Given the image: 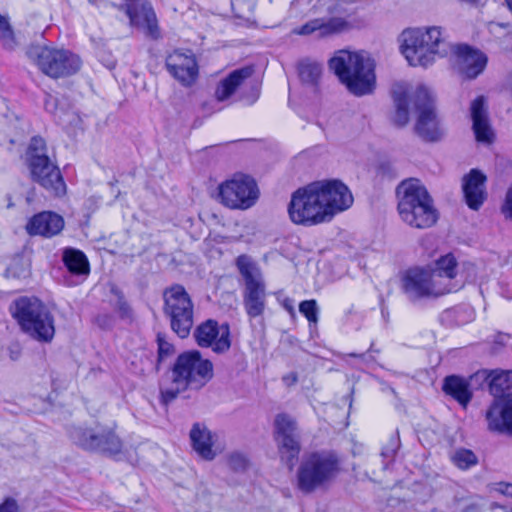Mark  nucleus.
I'll return each mask as SVG.
<instances>
[{"label": "nucleus", "instance_id": "5", "mask_svg": "<svg viewBox=\"0 0 512 512\" xmlns=\"http://www.w3.org/2000/svg\"><path fill=\"white\" fill-rule=\"evenodd\" d=\"M340 455L329 449L305 453L296 472L297 488L309 494L329 485L341 472Z\"/></svg>", "mask_w": 512, "mask_h": 512}, {"label": "nucleus", "instance_id": "29", "mask_svg": "<svg viewBox=\"0 0 512 512\" xmlns=\"http://www.w3.org/2000/svg\"><path fill=\"white\" fill-rule=\"evenodd\" d=\"M275 441L282 461L292 468L301 450L299 434L278 438Z\"/></svg>", "mask_w": 512, "mask_h": 512}, {"label": "nucleus", "instance_id": "32", "mask_svg": "<svg viewBox=\"0 0 512 512\" xmlns=\"http://www.w3.org/2000/svg\"><path fill=\"white\" fill-rule=\"evenodd\" d=\"M275 439L298 434L297 423L285 413L278 414L274 420Z\"/></svg>", "mask_w": 512, "mask_h": 512}, {"label": "nucleus", "instance_id": "41", "mask_svg": "<svg viewBox=\"0 0 512 512\" xmlns=\"http://www.w3.org/2000/svg\"><path fill=\"white\" fill-rule=\"evenodd\" d=\"M0 512H18V504L13 498H6L5 501L0 504Z\"/></svg>", "mask_w": 512, "mask_h": 512}, {"label": "nucleus", "instance_id": "33", "mask_svg": "<svg viewBox=\"0 0 512 512\" xmlns=\"http://www.w3.org/2000/svg\"><path fill=\"white\" fill-rule=\"evenodd\" d=\"M450 460L457 468L461 470H468L477 465L478 457L475 453L466 448H458L450 454Z\"/></svg>", "mask_w": 512, "mask_h": 512}, {"label": "nucleus", "instance_id": "10", "mask_svg": "<svg viewBox=\"0 0 512 512\" xmlns=\"http://www.w3.org/2000/svg\"><path fill=\"white\" fill-rule=\"evenodd\" d=\"M70 437L85 450L110 456L121 453L123 448V443L115 430L100 423H95L90 427H74L70 431Z\"/></svg>", "mask_w": 512, "mask_h": 512}, {"label": "nucleus", "instance_id": "18", "mask_svg": "<svg viewBox=\"0 0 512 512\" xmlns=\"http://www.w3.org/2000/svg\"><path fill=\"white\" fill-rule=\"evenodd\" d=\"M166 67L169 73L184 86H191L198 77V65L190 51H174L167 57Z\"/></svg>", "mask_w": 512, "mask_h": 512}, {"label": "nucleus", "instance_id": "39", "mask_svg": "<svg viewBox=\"0 0 512 512\" xmlns=\"http://www.w3.org/2000/svg\"><path fill=\"white\" fill-rule=\"evenodd\" d=\"M159 360H163L174 352V347L161 334L157 336Z\"/></svg>", "mask_w": 512, "mask_h": 512}, {"label": "nucleus", "instance_id": "26", "mask_svg": "<svg viewBox=\"0 0 512 512\" xmlns=\"http://www.w3.org/2000/svg\"><path fill=\"white\" fill-rule=\"evenodd\" d=\"M479 377H481L479 373L471 376L469 380L460 376L450 375L444 379L442 389L446 395L452 397L465 408L473 396L471 383Z\"/></svg>", "mask_w": 512, "mask_h": 512}, {"label": "nucleus", "instance_id": "12", "mask_svg": "<svg viewBox=\"0 0 512 512\" xmlns=\"http://www.w3.org/2000/svg\"><path fill=\"white\" fill-rule=\"evenodd\" d=\"M236 264L245 281L243 305L250 318L263 315L265 310V284L260 270L246 255H240Z\"/></svg>", "mask_w": 512, "mask_h": 512}, {"label": "nucleus", "instance_id": "16", "mask_svg": "<svg viewBox=\"0 0 512 512\" xmlns=\"http://www.w3.org/2000/svg\"><path fill=\"white\" fill-rule=\"evenodd\" d=\"M194 337L199 346L212 347L216 353H224L231 347L230 327L227 323L218 325L209 319L196 328Z\"/></svg>", "mask_w": 512, "mask_h": 512}, {"label": "nucleus", "instance_id": "30", "mask_svg": "<svg viewBox=\"0 0 512 512\" xmlns=\"http://www.w3.org/2000/svg\"><path fill=\"white\" fill-rule=\"evenodd\" d=\"M63 262L67 269L77 275L89 273V262L85 254L77 249L67 248L63 252Z\"/></svg>", "mask_w": 512, "mask_h": 512}, {"label": "nucleus", "instance_id": "34", "mask_svg": "<svg viewBox=\"0 0 512 512\" xmlns=\"http://www.w3.org/2000/svg\"><path fill=\"white\" fill-rule=\"evenodd\" d=\"M394 102L396 111L393 116V122L399 127L405 126L409 122L408 97L404 92H394Z\"/></svg>", "mask_w": 512, "mask_h": 512}, {"label": "nucleus", "instance_id": "42", "mask_svg": "<svg viewBox=\"0 0 512 512\" xmlns=\"http://www.w3.org/2000/svg\"><path fill=\"white\" fill-rule=\"evenodd\" d=\"M44 106L48 112L56 113L58 107L57 99L54 96L48 94L45 98Z\"/></svg>", "mask_w": 512, "mask_h": 512}, {"label": "nucleus", "instance_id": "2", "mask_svg": "<svg viewBox=\"0 0 512 512\" xmlns=\"http://www.w3.org/2000/svg\"><path fill=\"white\" fill-rule=\"evenodd\" d=\"M329 68L355 96L371 94L376 87L375 63L364 52L339 50L329 60Z\"/></svg>", "mask_w": 512, "mask_h": 512}, {"label": "nucleus", "instance_id": "44", "mask_svg": "<svg viewBox=\"0 0 512 512\" xmlns=\"http://www.w3.org/2000/svg\"><path fill=\"white\" fill-rule=\"evenodd\" d=\"M118 309L122 316H128L129 314V306L126 302L122 301L121 299L118 302Z\"/></svg>", "mask_w": 512, "mask_h": 512}, {"label": "nucleus", "instance_id": "49", "mask_svg": "<svg viewBox=\"0 0 512 512\" xmlns=\"http://www.w3.org/2000/svg\"><path fill=\"white\" fill-rule=\"evenodd\" d=\"M18 357H19V352L11 350V359L12 360H17Z\"/></svg>", "mask_w": 512, "mask_h": 512}, {"label": "nucleus", "instance_id": "45", "mask_svg": "<svg viewBox=\"0 0 512 512\" xmlns=\"http://www.w3.org/2000/svg\"><path fill=\"white\" fill-rule=\"evenodd\" d=\"M283 307L291 314V315H294L295 314V309H294V306H293V301L289 298L285 299L283 301Z\"/></svg>", "mask_w": 512, "mask_h": 512}, {"label": "nucleus", "instance_id": "13", "mask_svg": "<svg viewBox=\"0 0 512 512\" xmlns=\"http://www.w3.org/2000/svg\"><path fill=\"white\" fill-rule=\"evenodd\" d=\"M219 198L228 208L246 210L255 205L259 189L252 177L236 174L219 186Z\"/></svg>", "mask_w": 512, "mask_h": 512}, {"label": "nucleus", "instance_id": "46", "mask_svg": "<svg viewBox=\"0 0 512 512\" xmlns=\"http://www.w3.org/2000/svg\"><path fill=\"white\" fill-rule=\"evenodd\" d=\"M285 381H291V383H295L297 381V377L294 374L284 377Z\"/></svg>", "mask_w": 512, "mask_h": 512}, {"label": "nucleus", "instance_id": "50", "mask_svg": "<svg viewBox=\"0 0 512 512\" xmlns=\"http://www.w3.org/2000/svg\"><path fill=\"white\" fill-rule=\"evenodd\" d=\"M350 356H352V357H360V358H362V357H364V354H355V353H351V354H350Z\"/></svg>", "mask_w": 512, "mask_h": 512}, {"label": "nucleus", "instance_id": "14", "mask_svg": "<svg viewBox=\"0 0 512 512\" xmlns=\"http://www.w3.org/2000/svg\"><path fill=\"white\" fill-rule=\"evenodd\" d=\"M413 103L418 112L415 131L425 141L435 142L441 139L443 131L435 113L431 95L425 86H419L414 95Z\"/></svg>", "mask_w": 512, "mask_h": 512}, {"label": "nucleus", "instance_id": "22", "mask_svg": "<svg viewBox=\"0 0 512 512\" xmlns=\"http://www.w3.org/2000/svg\"><path fill=\"white\" fill-rule=\"evenodd\" d=\"M486 176L478 169H472L462 179L465 201L470 209L478 210L486 199Z\"/></svg>", "mask_w": 512, "mask_h": 512}, {"label": "nucleus", "instance_id": "27", "mask_svg": "<svg viewBox=\"0 0 512 512\" xmlns=\"http://www.w3.org/2000/svg\"><path fill=\"white\" fill-rule=\"evenodd\" d=\"M253 72V67L246 66L232 71L220 80L214 92L217 101L223 102L228 100L243 82L252 76Z\"/></svg>", "mask_w": 512, "mask_h": 512}, {"label": "nucleus", "instance_id": "21", "mask_svg": "<svg viewBox=\"0 0 512 512\" xmlns=\"http://www.w3.org/2000/svg\"><path fill=\"white\" fill-rule=\"evenodd\" d=\"M455 54L459 72L468 79L476 78L486 67V55L467 45H458L455 48Z\"/></svg>", "mask_w": 512, "mask_h": 512}, {"label": "nucleus", "instance_id": "17", "mask_svg": "<svg viewBox=\"0 0 512 512\" xmlns=\"http://www.w3.org/2000/svg\"><path fill=\"white\" fill-rule=\"evenodd\" d=\"M119 9L124 10L130 20V25L143 29L147 36L157 39L160 36L156 14L147 2L125 3Z\"/></svg>", "mask_w": 512, "mask_h": 512}, {"label": "nucleus", "instance_id": "19", "mask_svg": "<svg viewBox=\"0 0 512 512\" xmlns=\"http://www.w3.org/2000/svg\"><path fill=\"white\" fill-rule=\"evenodd\" d=\"M33 181L56 196L65 194L66 185L59 168L50 160L33 162L28 166Z\"/></svg>", "mask_w": 512, "mask_h": 512}, {"label": "nucleus", "instance_id": "38", "mask_svg": "<svg viewBox=\"0 0 512 512\" xmlns=\"http://www.w3.org/2000/svg\"><path fill=\"white\" fill-rule=\"evenodd\" d=\"M400 446V439L398 434L392 435L387 444L382 448L381 456L384 460L391 462Z\"/></svg>", "mask_w": 512, "mask_h": 512}, {"label": "nucleus", "instance_id": "20", "mask_svg": "<svg viewBox=\"0 0 512 512\" xmlns=\"http://www.w3.org/2000/svg\"><path fill=\"white\" fill-rule=\"evenodd\" d=\"M64 225L65 222L61 215L52 211H43L31 217L25 229L31 236L51 238L58 235Z\"/></svg>", "mask_w": 512, "mask_h": 512}, {"label": "nucleus", "instance_id": "31", "mask_svg": "<svg viewBox=\"0 0 512 512\" xmlns=\"http://www.w3.org/2000/svg\"><path fill=\"white\" fill-rule=\"evenodd\" d=\"M50 159L47 155V147L44 139L33 137L26 151V161L28 166L33 162H43Z\"/></svg>", "mask_w": 512, "mask_h": 512}, {"label": "nucleus", "instance_id": "9", "mask_svg": "<svg viewBox=\"0 0 512 512\" xmlns=\"http://www.w3.org/2000/svg\"><path fill=\"white\" fill-rule=\"evenodd\" d=\"M27 56L51 78L70 76L75 74L81 66L80 58L65 49L32 45L27 50Z\"/></svg>", "mask_w": 512, "mask_h": 512}, {"label": "nucleus", "instance_id": "53", "mask_svg": "<svg viewBox=\"0 0 512 512\" xmlns=\"http://www.w3.org/2000/svg\"><path fill=\"white\" fill-rule=\"evenodd\" d=\"M387 466H388V463H385V464L383 465V469H386V468H387Z\"/></svg>", "mask_w": 512, "mask_h": 512}, {"label": "nucleus", "instance_id": "51", "mask_svg": "<svg viewBox=\"0 0 512 512\" xmlns=\"http://www.w3.org/2000/svg\"><path fill=\"white\" fill-rule=\"evenodd\" d=\"M508 8L512 6V0H505Z\"/></svg>", "mask_w": 512, "mask_h": 512}, {"label": "nucleus", "instance_id": "35", "mask_svg": "<svg viewBox=\"0 0 512 512\" xmlns=\"http://www.w3.org/2000/svg\"><path fill=\"white\" fill-rule=\"evenodd\" d=\"M322 74V67L318 63L302 62L299 65V77L302 82L316 85Z\"/></svg>", "mask_w": 512, "mask_h": 512}, {"label": "nucleus", "instance_id": "28", "mask_svg": "<svg viewBox=\"0 0 512 512\" xmlns=\"http://www.w3.org/2000/svg\"><path fill=\"white\" fill-rule=\"evenodd\" d=\"M193 449L205 460H212L215 452L212 450V434L200 424H194L190 431Z\"/></svg>", "mask_w": 512, "mask_h": 512}, {"label": "nucleus", "instance_id": "7", "mask_svg": "<svg viewBox=\"0 0 512 512\" xmlns=\"http://www.w3.org/2000/svg\"><path fill=\"white\" fill-rule=\"evenodd\" d=\"M21 329L34 340L48 343L54 337V318L46 305L36 297L23 296L11 307Z\"/></svg>", "mask_w": 512, "mask_h": 512}, {"label": "nucleus", "instance_id": "24", "mask_svg": "<svg viewBox=\"0 0 512 512\" xmlns=\"http://www.w3.org/2000/svg\"><path fill=\"white\" fill-rule=\"evenodd\" d=\"M348 22L342 17L315 18L293 30L297 35H310L318 32L320 37L341 33L348 28Z\"/></svg>", "mask_w": 512, "mask_h": 512}, {"label": "nucleus", "instance_id": "8", "mask_svg": "<svg viewBox=\"0 0 512 512\" xmlns=\"http://www.w3.org/2000/svg\"><path fill=\"white\" fill-rule=\"evenodd\" d=\"M494 402L486 413L489 428L512 435V370L484 372Z\"/></svg>", "mask_w": 512, "mask_h": 512}, {"label": "nucleus", "instance_id": "4", "mask_svg": "<svg viewBox=\"0 0 512 512\" xmlns=\"http://www.w3.org/2000/svg\"><path fill=\"white\" fill-rule=\"evenodd\" d=\"M213 377V364L202 358L198 351L180 354L172 368L170 388L161 389V398L165 404L173 401L179 393L188 389L199 390Z\"/></svg>", "mask_w": 512, "mask_h": 512}, {"label": "nucleus", "instance_id": "47", "mask_svg": "<svg viewBox=\"0 0 512 512\" xmlns=\"http://www.w3.org/2000/svg\"><path fill=\"white\" fill-rule=\"evenodd\" d=\"M89 4L95 7H99V5L103 2V0H87Z\"/></svg>", "mask_w": 512, "mask_h": 512}, {"label": "nucleus", "instance_id": "25", "mask_svg": "<svg viewBox=\"0 0 512 512\" xmlns=\"http://www.w3.org/2000/svg\"><path fill=\"white\" fill-rule=\"evenodd\" d=\"M429 270L413 268L403 278V288L411 300L431 296Z\"/></svg>", "mask_w": 512, "mask_h": 512}, {"label": "nucleus", "instance_id": "43", "mask_svg": "<svg viewBox=\"0 0 512 512\" xmlns=\"http://www.w3.org/2000/svg\"><path fill=\"white\" fill-rule=\"evenodd\" d=\"M16 266H17V263L13 264L12 266H10L8 269H7V274L8 275H12L13 277H26L28 275V271L26 269H23L21 271V273H16Z\"/></svg>", "mask_w": 512, "mask_h": 512}, {"label": "nucleus", "instance_id": "37", "mask_svg": "<svg viewBox=\"0 0 512 512\" xmlns=\"http://www.w3.org/2000/svg\"><path fill=\"white\" fill-rule=\"evenodd\" d=\"M299 311L303 314L308 322L316 325L318 323V305L316 300H304L299 304Z\"/></svg>", "mask_w": 512, "mask_h": 512}, {"label": "nucleus", "instance_id": "40", "mask_svg": "<svg viewBox=\"0 0 512 512\" xmlns=\"http://www.w3.org/2000/svg\"><path fill=\"white\" fill-rule=\"evenodd\" d=\"M229 466L234 470H243L247 466V459L240 453H233L229 457Z\"/></svg>", "mask_w": 512, "mask_h": 512}, {"label": "nucleus", "instance_id": "15", "mask_svg": "<svg viewBox=\"0 0 512 512\" xmlns=\"http://www.w3.org/2000/svg\"><path fill=\"white\" fill-rule=\"evenodd\" d=\"M457 262L452 254H447L436 261L435 268L429 270L431 296L437 297L455 292L461 284L456 281Z\"/></svg>", "mask_w": 512, "mask_h": 512}, {"label": "nucleus", "instance_id": "23", "mask_svg": "<svg viewBox=\"0 0 512 512\" xmlns=\"http://www.w3.org/2000/svg\"><path fill=\"white\" fill-rule=\"evenodd\" d=\"M470 111L476 140L490 144L493 141L494 132L489 122L484 96H479L472 101Z\"/></svg>", "mask_w": 512, "mask_h": 512}, {"label": "nucleus", "instance_id": "52", "mask_svg": "<svg viewBox=\"0 0 512 512\" xmlns=\"http://www.w3.org/2000/svg\"><path fill=\"white\" fill-rule=\"evenodd\" d=\"M14 206V204L11 202V199L9 198V201H8V208H12Z\"/></svg>", "mask_w": 512, "mask_h": 512}, {"label": "nucleus", "instance_id": "48", "mask_svg": "<svg viewBox=\"0 0 512 512\" xmlns=\"http://www.w3.org/2000/svg\"><path fill=\"white\" fill-rule=\"evenodd\" d=\"M504 493L508 496H511L512 497V485H507L506 488H505V491Z\"/></svg>", "mask_w": 512, "mask_h": 512}, {"label": "nucleus", "instance_id": "3", "mask_svg": "<svg viewBox=\"0 0 512 512\" xmlns=\"http://www.w3.org/2000/svg\"><path fill=\"white\" fill-rule=\"evenodd\" d=\"M398 213L407 225L426 229L438 220V212L433 200L420 180L410 178L402 181L396 188Z\"/></svg>", "mask_w": 512, "mask_h": 512}, {"label": "nucleus", "instance_id": "6", "mask_svg": "<svg viewBox=\"0 0 512 512\" xmlns=\"http://www.w3.org/2000/svg\"><path fill=\"white\" fill-rule=\"evenodd\" d=\"M401 52L411 66L428 67L437 56L443 57L448 52L441 27L407 29L402 32Z\"/></svg>", "mask_w": 512, "mask_h": 512}, {"label": "nucleus", "instance_id": "1", "mask_svg": "<svg viewBox=\"0 0 512 512\" xmlns=\"http://www.w3.org/2000/svg\"><path fill=\"white\" fill-rule=\"evenodd\" d=\"M352 204V193L341 181H315L292 194L288 214L295 224L313 226L329 222Z\"/></svg>", "mask_w": 512, "mask_h": 512}, {"label": "nucleus", "instance_id": "11", "mask_svg": "<svg viewBox=\"0 0 512 512\" xmlns=\"http://www.w3.org/2000/svg\"><path fill=\"white\" fill-rule=\"evenodd\" d=\"M164 313L170 320L171 329L186 338L194 324V306L182 286H174L164 293Z\"/></svg>", "mask_w": 512, "mask_h": 512}, {"label": "nucleus", "instance_id": "36", "mask_svg": "<svg viewBox=\"0 0 512 512\" xmlns=\"http://www.w3.org/2000/svg\"><path fill=\"white\" fill-rule=\"evenodd\" d=\"M0 41L6 49L16 46L13 31L6 16L0 14Z\"/></svg>", "mask_w": 512, "mask_h": 512}, {"label": "nucleus", "instance_id": "54", "mask_svg": "<svg viewBox=\"0 0 512 512\" xmlns=\"http://www.w3.org/2000/svg\"><path fill=\"white\" fill-rule=\"evenodd\" d=\"M471 317H472V311L469 310V318H471Z\"/></svg>", "mask_w": 512, "mask_h": 512}]
</instances>
